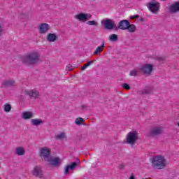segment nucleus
I'll return each mask as SVG.
<instances>
[{
	"mask_svg": "<svg viewBox=\"0 0 179 179\" xmlns=\"http://www.w3.org/2000/svg\"><path fill=\"white\" fill-rule=\"evenodd\" d=\"M40 62V53L37 51L29 53L22 57V62L27 65H34Z\"/></svg>",
	"mask_w": 179,
	"mask_h": 179,
	"instance_id": "obj_1",
	"label": "nucleus"
},
{
	"mask_svg": "<svg viewBox=\"0 0 179 179\" xmlns=\"http://www.w3.org/2000/svg\"><path fill=\"white\" fill-rule=\"evenodd\" d=\"M152 166L154 169L162 170L164 169L165 166H167V162L166 158L162 155H157L154 157L151 160Z\"/></svg>",
	"mask_w": 179,
	"mask_h": 179,
	"instance_id": "obj_2",
	"label": "nucleus"
},
{
	"mask_svg": "<svg viewBox=\"0 0 179 179\" xmlns=\"http://www.w3.org/2000/svg\"><path fill=\"white\" fill-rule=\"evenodd\" d=\"M139 138V134L138 131L133 130L129 132L126 136V143L134 146L136 141Z\"/></svg>",
	"mask_w": 179,
	"mask_h": 179,
	"instance_id": "obj_3",
	"label": "nucleus"
},
{
	"mask_svg": "<svg viewBox=\"0 0 179 179\" xmlns=\"http://www.w3.org/2000/svg\"><path fill=\"white\" fill-rule=\"evenodd\" d=\"M146 6L149 9V10L155 15L159 13V11L160 10V3L156 1H152L146 4Z\"/></svg>",
	"mask_w": 179,
	"mask_h": 179,
	"instance_id": "obj_4",
	"label": "nucleus"
},
{
	"mask_svg": "<svg viewBox=\"0 0 179 179\" xmlns=\"http://www.w3.org/2000/svg\"><path fill=\"white\" fill-rule=\"evenodd\" d=\"M92 17V14L85 13H80L74 16V19L78 20V22H80L81 23H85L87 22V20H90Z\"/></svg>",
	"mask_w": 179,
	"mask_h": 179,
	"instance_id": "obj_5",
	"label": "nucleus"
},
{
	"mask_svg": "<svg viewBox=\"0 0 179 179\" xmlns=\"http://www.w3.org/2000/svg\"><path fill=\"white\" fill-rule=\"evenodd\" d=\"M50 153L51 150H50V148L47 147H43L41 148V156L43 158V160H45V162H48V160H50V158L51 157Z\"/></svg>",
	"mask_w": 179,
	"mask_h": 179,
	"instance_id": "obj_6",
	"label": "nucleus"
},
{
	"mask_svg": "<svg viewBox=\"0 0 179 179\" xmlns=\"http://www.w3.org/2000/svg\"><path fill=\"white\" fill-rule=\"evenodd\" d=\"M31 173L32 176H34L35 177H38V178H43V177H44L43 168L41 166H36L34 167Z\"/></svg>",
	"mask_w": 179,
	"mask_h": 179,
	"instance_id": "obj_7",
	"label": "nucleus"
},
{
	"mask_svg": "<svg viewBox=\"0 0 179 179\" xmlns=\"http://www.w3.org/2000/svg\"><path fill=\"white\" fill-rule=\"evenodd\" d=\"M24 94L26 96H29L30 99L36 100V99H38L40 97V92L36 90H28L24 91Z\"/></svg>",
	"mask_w": 179,
	"mask_h": 179,
	"instance_id": "obj_8",
	"label": "nucleus"
},
{
	"mask_svg": "<svg viewBox=\"0 0 179 179\" xmlns=\"http://www.w3.org/2000/svg\"><path fill=\"white\" fill-rule=\"evenodd\" d=\"M141 71L143 72L145 75H150L153 72V65L150 64H145L140 67Z\"/></svg>",
	"mask_w": 179,
	"mask_h": 179,
	"instance_id": "obj_9",
	"label": "nucleus"
},
{
	"mask_svg": "<svg viewBox=\"0 0 179 179\" xmlns=\"http://www.w3.org/2000/svg\"><path fill=\"white\" fill-rule=\"evenodd\" d=\"M46 162H48L50 166H53V167H58L62 163V159H59V157H50L49 160Z\"/></svg>",
	"mask_w": 179,
	"mask_h": 179,
	"instance_id": "obj_10",
	"label": "nucleus"
},
{
	"mask_svg": "<svg viewBox=\"0 0 179 179\" xmlns=\"http://www.w3.org/2000/svg\"><path fill=\"white\" fill-rule=\"evenodd\" d=\"M50 29L51 27L47 23L40 24L38 27V30L41 34H45Z\"/></svg>",
	"mask_w": 179,
	"mask_h": 179,
	"instance_id": "obj_11",
	"label": "nucleus"
},
{
	"mask_svg": "<svg viewBox=\"0 0 179 179\" xmlns=\"http://www.w3.org/2000/svg\"><path fill=\"white\" fill-rule=\"evenodd\" d=\"M101 23H103L105 29H107L108 30H113V29L116 27L115 22L110 19L104 20Z\"/></svg>",
	"mask_w": 179,
	"mask_h": 179,
	"instance_id": "obj_12",
	"label": "nucleus"
},
{
	"mask_svg": "<svg viewBox=\"0 0 179 179\" xmlns=\"http://www.w3.org/2000/svg\"><path fill=\"white\" fill-rule=\"evenodd\" d=\"M162 131L163 128L162 127H155L150 131L149 136H155L156 135H159V134H162Z\"/></svg>",
	"mask_w": 179,
	"mask_h": 179,
	"instance_id": "obj_13",
	"label": "nucleus"
},
{
	"mask_svg": "<svg viewBox=\"0 0 179 179\" xmlns=\"http://www.w3.org/2000/svg\"><path fill=\"white\" fill-rule=\"evenodd\" d=\"M169 12L171 13H176V12H179V1L175 2L171 4L169 8Z\"/></svg>",
	"mask_w": 179,
	"mask_h": 179,
	"instance_id": "obj_14",
	"label": "nucleus"
},
{
	"mask_svg": "<svg viewBox=\"0 0 179 179\" xmlns=\"http://www.w3.org/2000/svg\"><path fill=\"white\" fill-rule=\"evenodd\" d=\"M129 25V22L128 20H122L119 22L118 28L120 29V30H127Z\"/></svg>",
	"mask_w": 179,
	"mask_h": 179,
	"instance_id": "obj_15",
	"label": "nucleus"
},
{
	"mask_svg": "<svg viewBox=\"0 0 179 179\" xmlns=\"http://www.w3.org/2000/svg\"><path fill=\"white\" fill-rule=\"evenodd\" d=\"M57 38H58V36L55 34L49 33L46 36V40L47 41H48V43H54L55 41H57Z\"/></svg>",
	"mask_w": 179,
	"mask_h": 179,
	"instance_id": "obj_16",
	"label": "nucleus"
},
{
	"mask_svg": "<svg viewBox=\"0 0 179 179\" xmlns=\"http://www.w3.org/2000/svg\"><path fill=\"white\" fill-rule=\"evenodd\" d=\"M76 166H78V164L76 162H73L71 164L65 166L64 174H68V173H69V170H75Z\"/></svg>",
	"mask_w": 179,
	"mask_h": 179,
	"instance_id": "obj_17",
	"label": "nucleus"
},
{
	"mask_svg": "<svg viewBox=\"0 0 179 179\" xmlns=\"http://www.w3.org/2000/svg\"><path fill=\"white\" fill-rule=\"evenodd\" d=\"M22 117L23 120H30V118H33V113L30 111H24L22 113Z\"/></svg>",
	"mask_w": 179,
	"mask_h": 179,
	"instance_id": "obj_18",
	"label": "nucleus"
},
{
	"mask_svg": "<svg viewBox=\"0 0 179 179\" xmlns=\"http://www.w3.org/2000/svg\"><path fill=\"white\" fill-rule=\"evenodd\" d=\"M31 125H34V127H38V125L44 124V120L41 119H32L31 120Z\"/></svg>",
	"mask_w": 179,
	"mask_h": 179,
	"instance_id": "obj_19",
	"label": "nucleus"
},
{
	"mask_svg": "<svg viewBox=\"0 0 179 179\" xmlns=\"http://www.w3.org/2000/svg\"><path fill=\"white\" fill-rule=\"evenodd\" d=\"M15 153L17 156H24V153H26V150H24V148L20 146L15 149Z\"/></svg>",
	"mask_w": 179,
	"mask_h": 179,
	"instance_id": "obj_20",
	"label": "nucleus"
},
{
	"mask_svg": "<svg viewBox=\"0 0 179 179\" xmlns=\"http://www.w3.org/2000/svg\"><path fill=\"white\" fill-rule=\"evenodd\" d=\"M104 50V43H102L100 46H98L95 51L94 52V55H97L99 52H101Z\"/></svg>",
	"mask_w": 179,
	"mask_h": 179,
	"instance_id": "obj_21",
	"label": "nucleus"
},
{
	"mask_svg": "<svg viewBox=\"0 0 179 179\" xmlns=\"http://www.w3.org/2000/svg\"><path fill=\"white\" fill-rule=\"evenodd\" d=\"M127 30H128L129 33H134L136 31V27L134 24H129Z\"/></svg>",
	"mask_w": 179,
	"mask_h": 179,
	"instance_id": "obj_22",
	"label": "nucleus"
},
{
	"mask_svg": "<svg viewBox=\"0 0 179 179\" xmlns=\"http://www.w3.org/2000/svg\"><path fill=\"white\" fill-rule=\"evenodd\" d=\"M139 72H141V67L135 69L134 70H132L130 72V76H136V75H138V73H139Z\"/></svg>",
	"mask_w": 179,
	"mask_h": 179,
	"instance_id": "obj_23",
	"label": "nucleus"
},
{
	"mask_svg": "<svg viewBox=\"0 0 179 179\" xmlns=\"http://www.w3.org/2000/svg\"><path fill=\"white\" fill-rule=\"evenodd\" d=\"M3 110H4L5 113H9V111H10V110H12V106H10V104H9V103H6L3 106Z\"/></svg>",
	"mask_w": 179,
	"mask_h": 179,
	"instance_id": "obj_24",
	"label": "nucleus"
},
{
	"mask_svg": "<svg viewBox=\"0 0 179 179\" xmlns=\"http://www.w3.org/2000/svg\"><path fill=\"white\" fill-rule=\"evenodd\" d=\"M88 26H98L99 23L95 20H89L87 22Z\"/></svg>",
	"mask_w": 179,
	"mask_h": 179,
	"instance_id": "obj_25",
	"label": "nucleus"
},
{
	"mask_svg": "<svg viewBox=\"0 0 179 179\" xmlns=\"http://www.w3.org/2000/svg\"><path fill=\"white\" fill-rule=\"evenodd\" d=\"M109 40L110 41H117L118 40V36L117 34H111L109 36Z\"/></svg>",
	"mask_w": 179,
	"mask_h": 179,
	"instance_id": "obj_26",
	"label": "nucleus"
},
{
	"mask_svg": "<svg viewBox=\"0 0 179 179\" xmlns=\"http://www.w3.org/2000/svg\"><path fill=\"white\" fill-rule=\"evenodd\" d=\"M57 139H65L66 138V135L65 133L62 132L56 136Z\"/></svg>",
	"mask_w": 179,
	"mask_h": 179,
	"instance_id": "obj_27",
	"label": "nucleus"
},
{
	"mask_svg": "<svg viewBox=\"0 0 179 179\" xmlns=\"http://www.w3.org/2000/svg\"><path fill=\"white\" fill-rule=\"evenodd\" d=\"M93 62H94L93 61L88 62L87 64L84 65V66L81 67L82 71H85V69H86L87 66H90V65H92Z\"/></svg>",
	"mask_w": 179,
	"mask_h": 179,
	"instance_id": "obj_28",
	"label": "nucleus"
},
{
	"mask_svg": "<svg viewBox=\"0 0 179 179\" xmlns=\"http://www.w3.org/2000/svg\"><path fill=\"white\" fill-rule=\"evenodd\" d=\"M85 121V119L82 118V117H78L76 120V125H80V124H82V122H83Z\"/></svg>",
	"mask_w": 179,
	"mask_h": 179,
	"instance_id": "obj_29",
	"label": "nucleus"
},
{
	"mask_svg": "<svg viewBox=\"0 0 179 179\" xmlns=\"http://www.w3.org/2000/svg\"><path fill=\"white\" fill-rule=\"evenodd\" d=\"M5 86H13L15 85V81L8 80L4 83Z\"/></svg>",
	"mask_w": 179,
	"mask_h": 179,
	"instance_id": "obj_30",
	"label": "nucleus"
},
{
	"mask_svg": "<svg viewBox=\"0 0 179 179\" xmlns=\"http://www.w3.org/2000/svg\"><path fill=\"white\" fill-rule=\"evenodd\" d=\"M122 87L123 89H126V90H129V89H131V87H129V85L127 83L122 84Z\"/></svg>",
	"mask_w": 179,
	"mask_h": 179,
	"instance_id": "obj_31",
	"label": "nucleus"
},
{
	"mask_svg": "<svg viewBox=\"0 0 179 179\" xmlns=\"http://www.w3.org/2000/svg\"><path fill=\"white\" fill-rule=\"evenodd\" d=\"M3 33V27H2V24H0V36H2Z\"/></svg>",
	"mask_w": 179,
	"mask_h": 179,
	"instance_id": "obj_32",
	"label": "nucleus"
},
{
	"mask_svg": "<svg viewBox=\"0 0 179 179\" xmlns=\"http://www.w3.org/2000/svg\"><path fill=\"white\" fill-rule=\"evenodd\" d=\"M138 17H139L138 15L130 16V19H138Z\"/></svg>",
	"mask_w": 179,
	"mask_h": 179,
	"instance_id": "obj_33",
	"label": "nucleus"
},
{
	"mask_svg": "<svg viewBox=\"0 0 179 179\" xmlns=\"http://www.w3.org/2000/svg\"><path fill=\"white\" fill-rule=\"evenodd\" d=\"M129 179H135V176H134V174L130 176Z\"/></svg>",
	"mask_w": 179,
	"mask_h": 179,
	"instance_id": "obj_34",
	"label": "nucleus"
},
{
	"mask_svg": "<svg viewBox=\"0 0 179 179\" xmlns=\"http://www.w3.org/2000/svg\"><path fill=\"white\" fill-rule=\"evenodd\" d=\"M177 125H178V127L179 128V122H177Z\"/></svg>",
	"mask_w": 179,
	"mask_h": 179,
	"instance_id": "obj_35",
	"label": "nucleus"
},
{
	"mask_svg": "<svg viewBox=\"0 0 179 179\" xmlns=\"http://www.w3.org/2000/svg\"><path fill=\"white\" fill-rule=\"evenodd\" d=\"M0 179H2V178H1V177H0Z\"/></svg>",
	"mask_w": 179,
	"mask_h": 179,
	"instance_id": "obj_36",
	"label": "nucleus"
},
{
	"mask_svg": "<svg viewBox=\"0 0 179 179\" xmlns=\"http://www.w3.org/2000/svg\"><path fill=\"white\" fill-rule=\"evenodd\" d=\"M1 164H0V169H1Z\"/></svg>",
	"mask_w": 179,
	"mask_h": 179,
	"instance_id": "obj_37",
	"label": "nucleus"
},
{
	"mask_svg": "<svg viewBox=\"0 0 179 179\" xmlns=\"http://www.w3.org/2000/svg\"><path fill=\"white\" fill-rule=\"evenodd\" d=\"M162 1H166V0H162Z\"/></svg>",
	"mask_w": 179,
	"mask_h": 179,
	"instance_id": "obj_38",
	"label": "nucleus"
}]
</instances>
